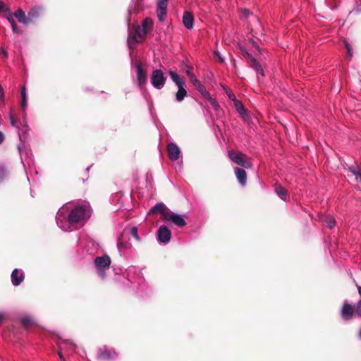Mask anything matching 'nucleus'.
Here are the masks:
<instances>
[{"mask_svg":"<svg viewBox=\"0 0 361 361\" xmlns=\"http://www.w3.org/2000/svg\"><path fill=\"white\" fill-rule=\"evenodd\" d=\"M344 44L347 50H349V49H353L350 44L347 41H344Z\"/></svg>","mask_w":361,"mask_h":361,"instance_id":"nucleus-48","label":"nucleus"},{"mask_svg":"<svg viewBox=\"0 0 361 361\" xmlns=\"http://www.w3.org/2000/svg\"><path fill=\"white\" fill-rule=\"evenodd\" d=\"M8 176L7 171L4 166H0V183L3 182Z\"/></svg>","mask_w":361,"mask_h":361,"instance_id":"nucleus-33","label":"nucleus"},{"mask_svg":"<svg viewBox=\"0 0 361 361\" xmlns=\"http://www.w3.org/2000/svg\"><path fill=\"white\" fill-rule=\"evenodd\" d=\"M25 154H26V155L27 157V164H30V163L32 162V153L30 152H29L26 151Z\"/></svg>","mask_w":361,"mask_h":361,"instance_id":"nucleus-42","label":"nucleus"},{"mask_svg":"<svg viewBox=\"0 0 361 361\" xmlns=\"http://www.w3.org/2000/svg\"><path fill=\"white\" fill-rule=\"evenodd\" d=\"M63 350V348L61 347V344L59 345V350L58 352V355L59 356V358L61 359V361H65V358L61 353Z\"/></svg>","mask_w":361,"mask_h":361,"instance_id":"nucleus-43","label":"nucleus"},{"mask_svg":"<svg viewBox=\"0 0 361 361\" xmlns=\"http://www.w3.org/2000/svg\"><path fill=\"white\" fill-rule=\"evenodd\" d=\"M324 221L326 223V224L328 225V226L329 228H333L336 224L335 219L331 216L326 217V219H324Z\"/></svg>","mask_w":361,"mask_h":361,"instance_id":"nucleus-34","label":"nucleus"},{"mask_svg":"<svg viewBox=\"0 0 361 361\" xmlns=\"http://www.w3.org/2000/svg\"><path fill=\"white\" fill-rule=\"evenodd\" d=\"M347 51H348V57L350 59L353 57V49H349V50H347Z\"/></svg>","mask_w":361,"mask_h":361,"instance_id":"nucleus-47","label":"nucleus"},{"mask_svg":"<svg viewBox=\"0 0 361 361\" xmlns=\"http://www.w3.org/2000/svg\"><path fill=\"white\" fill-rule=\"evenodd\" d=\"M20 94H21V98H22L20 106H21V109L23 111V126L25 128L26 130H28V126H27L26 118H25V116H26L25 109L27 106V93H26L25 86H23L21 88Z\"/></svg>","mask_w":361,"mask_h":361,"instance_id":"nucleus-12","label":"nucleus"},{"mask_svg":"<svg viewBox=\"0 0 361 361\" xmlns=\"http://www.w3.org/2000/svg\"><path fill=\"white\" fill-rule=\"evenodd\" d=\"M196 90L207 99L211 94L207 90L204 85L201 84L198 87H196Z\"/></svg>","mask_w":361,"mask_h":361,"instance_id":"nucleus-29","label":"nucleus"},{"mask_svg":"<svg viewBox=\"0 0 361 361\" xmlns=\"http://www.w3.org/2000/svg\"><path fill=\"white\" fill-rule=\"evenodd\" d=\"M0 99H4V91L2 86L0 85Z\"/></svg>","mask_w":361,"mask_h":361,"instance_id":"nucleus-46","label":"nucleus"},{"mask_svg":"<svg viewBox=\"0 0 361 361\" xmlns=\"http://www.w3.org/2000/svg\"><path fill=\"white\" fill-rule=\"evenodd\" d=\"M226 94H227L228 97L231 100H232V101H233V102H235V101H236V100H237V99H236V97H235V94L232 92V91H231L230 90H226Z\"/></svg>","mask_w":361,"mask_h":361,"instance_id":"nucleus-37","label":"nucleus"},{"mask_svg":"<svg viewBox=\"0 0 361 361\" xmlns=\"http://www.w3.org/2000/svg\"><path fill=\"white\" fill-rule=\"evenodd\" d=\"M228 155L229 159L236 164L246 169L251 167V164L245 159V155L243 154H237L234 152L229 151Z\"/></svg>","mask_w":361,"mask_h":361,"instance_id":"nucleus-7","label":"nucleus"},{"mask_svg":"<svg viewBox=\"0 0 361 361\" xmlns=\"http://www.w3.org/2000/svg\"><path fill=\"white\" fill-rule=\"evenodd\" d=\"M18 151H19L21 157H23V149H22L21 146L18 145ZM21 159H23V157H21ZM22 162L24 164L23 160H22Z\"/></svg>","mask_w":361,"mask_h":361,"instance_id":"nucleus-50","label":"nucleus"},{"mask_svg":"<svg viewBox=\"0 0 361 361\" xmlns=\"http://www.w3.org/2000/svg\"><path fill=\"white\" fill-rule=\"evenodd\" d=\"M90 216L91 209L86 204L77 205L68 212L66 204L59 209L56 222L62 231L71 232L82 226Z\"/></svg>","mask_w":361,"mask_h":361,"instance_id":"nucleus-1","label":"nucleus"},{"mask_svg":"<svg viewBox=\"0 0 361 361\" xmlns=\"http://www.w3.org/2000/svg\"><path fill=\"white\" fill-rule=\"evenodd\" d=\"M354 312V307L345 301L341 311V315L345 320H349L352 318Z\"/></svg>","mask_w":361,"mask_h":361,"instance_id":"nucleus-14","label":"nucleus"},{"mask_svg":"<svg viewBox=\"0 0 361 361\" xmlns=\"http://www.w3.org/2000/svg\"><path fill=\"white\" fill-rule=\"evenodd\" d=\"M152 26L153 21L150 18H145L141 25L136 26L134 31L129 34L128 37L127 41L129 49L133 48V44L141 42Z\"/></svg>","mask_w":361,"mask_h":361,"instance_id":"nucleus-2","label":"nucleus"},{"mask_svg":"<svg viewBox=\"0 0 361 361\" xmlns=\"http://www.w3.org/2000/svg\"><path fill=\"white\" fill-rule=\"evenodd\" d=\"M13 15L18 18V21L23 25H27L30 23V20L28 18V15L26 16L25 12L22 9L17 10Z\"/></svg>","mask_w":361,"mask_h":361,"instance_id":"nucleus-20","label":"nucleus"},{"mask_svg":"<svg viewBox=\"0 0 361 361\" xmlns=\"http://www.w3.org/2000/svg\"><path fill=\"white\" fill-rule=\"evenodd\" d=\"M159 212L161 215V219L164 220L165 216L169 214L170 210L165 206L163 202L156 204L149 212V214H152Z\"/></svg>","mask_w":361,"mask_h":361,"instance_id":"nucleus-15","label":"nucleus"},{"mask_svg":"<svg viewBox=\"0 0 361 361\" xmlns=\"http://www.w3.org/2000/svg\"><path fill=\"white\" fill-rule=\"evenodd\" d=\"M1 54L4 58H6V59L8 58V53L7 50L4 47L1 48Z\"/></svg>","mask_w":361,"mask_h":361,"instance_id":"nucleus-45","label":"nucleus"},{"mask_svg":"<svg viewBox=\"0 0 361 361\" xmlns=\"http://www.w3.org/2000/svg\"><path fill=\"white\" fill-rule=\"evenodd\" d=\"M129 245L128 243H125L123 241H118L117 243V248L118 250V252H120V255H122L125 253V251L127 248H128Z\"/></svg>","mask_w":361,"mask_h":361,"instance_id":"nucleus-28","label":"nucleus"},{"mask_svg":"<svg viewBox=\"0 0 361 361\" xmlns=\"http://www.w3.org/2000/svg\"><path fill=\"white\" fill-rule=\"evenodd\" d=\"M348 171L355 176L357 182H361V166L355 164L348 167Z\"/></svg>","mask_w":361,"mask_h":361,"instance_id":"nucleus-21","label":"nucleus"},{"mask_svg":"<svg viewBox=\"0 0 361 361\" xmlns=\"http://www.w3.org/2000/svg\"><path fill=\"white\" fill-rule=\"evenodd\" d=\"M10 121H11V124L12 126L17 127L16 120L15 119V118L12 114H10Z\"/></svg>","mask_w":361,"mask_h":361,"instance_id":"nucleus-41","label":"nucleus"},{"mask_svg":"<svg viewBox=\"0 0 361 361\" xmlns=\"http://www.w3.org/2000/svg\"><path fill=\"white\" fill-rule=\"evenodd\" d=\"M169 74L171 80L177 86L178 89L185 88V80L183 78H180L176 72L173 71H169Z\"/></svg>","mask_w":361,"mask_h":361,"instance_id":"nucleus-17","label":"nucleus"},{"mask_svg":"<svg viewBox=\"0 0 361 361\" xmlns=\"http://www.w3.org/2000/svg\"><path fill=\"white\" fill-rule=\"evenodd\" d=\"M4 139L5 137L4 133L1 131H0V144H1L4 142Z\"/></svg>","mask_w":361,"mask_h":361,"instance_id":"nucleus-49","label":"nucleus"},{"mask_svg":"<svg viewBox=\"0 0 361 361\" xmlns=\"http://www.w3.org/2000/svg\"><path fill=\"white\" fill-rule=\"evenodd\" d=\"M11 25L12 30L13 32H16V33H21L22 32V31L16 25V23L11 24Z\"/></svg>","mask_w":361,"mask_h":361,"instance_id":"nucleus-40","label":"nucleus"},{"mask_svg":"<svg viewBox=\"0 0 361 361\" xmlns=\"http://www.w3.org/2000/svg\"><path fill=\"white\" fill-rule=\"evenodd\" d=\"M42 11V7L40 6H35L30 9L28 12V18L32 22L35 18H38L41 14Z\"/></svg>","mask_w":361,"mask_h":361,"instance_id":"nucleus-22","label":"nucleus"},{"mask_svg":"<svg viewBox=\"0 0 361 361\" xmlns=\"http://www.w3.org/2000/svg\"><path fill=\"white\" fill-rule=\"evenodd\" d=\"M99 357L103 360H112L115 358L117 355L116 353L113 350L104 349L99 351Z\"/></svg>","mask_w":361,"mask_h":361,"instance_id":"nucleus-19","label":"nucleus"},{"mask_svg":"<svg viewBox=\"0 0 361 361\" xmlns=\"http://www.w3.org/2000/svg\"><path fill=\"white\" fill-rule=\"evenodd\" d=\"M150 80L152 86L155 89L161 90L166 84V78L161 69H156L153 71Z\"/></svg>","mask_w":361,"mask_h":361,"instance_id":"nucleus-4","label":"nucleus"},{"mask_svg":"<svg viewBox=\"0 0 361 361\" xmlns=\"http://www.w3.org/2000/svg\"><path fill=\"white\" fill-rule=\"evenodd\" d=\"M21 323L27 327L32 323V319L29 316H25L21 318Z\"/></svg>","mask_w":361,"mask_h":361,"instance_id":"nucleus-32","label":"nucleus"},{"mask_svg":"<svg viewBox=\"0 0 361 361\" xmlns=\"http://www.w3.org/2000/svg\"><path fill=\"white\" fill-rule=\"evenodd\" d=\"M190 82H192V84L194 85V87H195V88L202 84V83L199 81V80L197 78V77L195 76V75H192V76L190 78Z\"/></svg>","mask_w":361,"mask_h":361,"instance_id":"nucleus-35","label":"nucleus"},{"mask_svg":"<svg viewBox=\"0 0 361 361\" xmlns=\"http://www.w3.org/2000/svg\"><path fill=\"white\" fill-rule=\"evenodd\" d=\"M276 193L279 195V197L283 200H286L287 197V191L283 188L281 185L276 184L274 188Z\"/></svg>","mask_w":361,"mask_h":361,"instance_id":"nucleus-24","label":"nucleus"},{"mask_svg":"<svg viewBox=\"0 0 361 361\" xmlns=\"http://www.w3.org/2000/svg\"><path fill=\"white\" fill-rule=\"evenodd\" d=\"M235 174L240 185L243 186L245 185L247 182V173L243 169L236 167L235 169Z\"/></svg>","mask_w":361,"mask_h":361,"instance_id":"nucleus-18","label":"nucleus"},{"mask_svg":"<svg viewBox=\"0 0 361 361\" xmlns=\"http://www.w3.org/2000/svg\"><path fill=\"white\" fill-rule=\"evenodd\" d=\"M215 1H217V2H220V0H215Z\"/></svg>","mask_w":361,"mask_h":361,"instance_id":"nucleus-55","label":"nucleus"},{"mask_svg":"<svg viewBox=\"0 0 361 361\" xmlns=\"http://www.w3.org/2000/svg\"><path fill=\"white\" fill-rule=\"evenodd\" d=\"M183 23L184 26L191 30L194 26V17L193 15L189 11H185L183 15Z\"/></svg>","mask_w":361,"mask_h":361,"instance_id":"nucleus-16","label":"nucleus"},{"mask_svg":"<svg viewBox=\"0 0 361 361\" xmlns=\"http://www.w3.org/2000/svg\"><path fill=\"white\" fill-rule=\"evenodd\" d=\"M247 13H248V11H245V16H247Z\"/></svg>","mask_w":361,"mask_h":361,"instance_id":"nucleus-53","label":"nucleus"},{"mask_svg":"<svg viewBox=\"0 0 361 361\" xmlns=\"http://www.w3.org/2000/svg\"><path fill=\"white\" fill-rule=\"evenodd\" d=\"M130 233L137 240H140V237L138 235L137 228L135 226H133L130 228Z\"/></svg>","mask_w":361,"mask_h":361,"instance_id":"nucleus-36","label":"nucleus"},{"mask_svg":"<svg viewBox=\"0 0 361 361\" xmlns=\"http://www.w3.org/2000/svg\"><path fill=\"white\" fill-rule=\"evenodd\" d=\"M247 55L254 63L253 68L256 71V73L259 74L261 76H264V74L262 66L257 61V60L251 54H247Z\"/></svg>","mask_w":361,"mask_h":361,"instance_id":"nucleus-23","label":"nucleus"},{"mask_svg":"<svg viewBox=\"0 0 361 361\" xmlns=\"http://www.w3.org/2000/svg\"><path fill=\"white\" fill-rule=\"evenodd\" d=\"M11 277L13 285L18 286L24 279V272L21 269H15L12 271Z\"/></svg>","mask_w":361,"mask_h":361,"instance_id":"nucleus-13","label":"nucleus"},{"mask_svg":"<svg viewBox=\"0 0 361 361\" xmlns=\"http://www.w3.org/2000/svg\"><path fill=\"white\" fill-rule=\"evenodd\" d=\"M135 67L137 69V84L140 88H142V87L147 82V74L143 71L140 62H136Z\"/></svg>","mask_w":361,"mask_h":361,"instance_id":"nucleus-10","label":"nucleus"},{"mask_svg":"<svg viewBox=\"0 0 361 361\" xmlns=\"http://www.w3.org/2000/svg\"><path fill=\"white\" fill-rule=\"evenodd\" d=\"M235 108L238 113L242 116L246 114V110L243 104V103L238 100L234 102Z\"/></svg>","mask_w":361,"mask_h":361,"instance_id":"nucleus-27","label":"nucleus"},{"mask_svg":"<svg viewBox=\"0 0 361 361\" xmlns=\"http://www.w3.org/2000/svg\"><path fill=\"white\" fill-rule=\"evenodd\" d=\"M167 153L171 161H176L180 157L181 152L179 147L174 142H170L166 147Z\"/></svg>","mask_w":361,"mask_h":361,"instance_id":"nucleus-9","label":"nucleus"},{"mask_svg":"<svg viewBox=\"0 0 361 361\" xmlns=\"http://www.w3.org/2000/svg\"><path fill=\"white\" fill-rule=\"evenodd\" d=\"M356 312L358 316L361 317V300H359L356 305Z\"/></svg>","mask_w":361,"mask_h":361,"instance_id":"nucleus-39","label":"nucleus"},{"mask_svg":"<svg viewBox=\"0 0 361 361\" xmlns=\"http://www.w3.org/2000/svg\"><path fill=\"white\" fill-rule=\"evenodd\" d=\"M171 238V232L165 225H161L157 233V240L159 244H168Z\"/></svg>","mask_w":361,"mask_h":361,"instance_id":"nucleus-6","label":"nucleus"},{"mask_svg":"<svg viewBox=\"0 0 361 361\" xmlns=\"http://www.w3.org/2000/svg\"><path fill=\"white\" fill-rule=\"evenodd\" d=\"M207 100L209 102L213 109H215L216 111H217L220 108L219 105L218 104V102L216 101L215 99L212 98V96H209L207 99Z\"/></svg>","mask_w":361,"mask_h":361,"instance_id":"nucleus-31","label":"nucleus"},{"mask_svg":"<svg viewBox=\"0 0 361 361\" xmlns=\"http://www.w3.org/2000/svg\"><path fill=\"white\" fill-rule=\"evenodd\" d=\"M164 221L167 222H172L178 227H183L186 225V221L183 215L178 214L171 211L165 216Z\"/></svg>","mask_w":361,"mask_h":361,"instance_id":"nucleus-8","label":"nucleus"},{"mask_svg":"<svg viewBox=\"0 0 361 361\" xmlns=\"http://www.w3.org/2000/svg\"><path fill=\"white\" fill-rule=\"evenodd\" d=\"M4 319V314L0 312V324L2 322Z\"/></svg>","mask_w":361,"mask_h":361,"instance_id":"nucleus-51","label":"nucleus"},{"mask_svg":"<svg viewBox=\"0 0 361 361\" xmlns=\"http://www.w3.org/2000/svg\"><path fill=\"white\" fill-rule=\"evenodd\" d=\"M183 69L184 70V71L185 72V73L188 75V76L189 77V78L192 76V75H194L195 73L192 72V66L189 65L188 63H184L183 64Z\"/></svg>","mask_w":361,"mask_h":361,"instance_id":"nucleus-30","label":"nucleus"},{"mask_svg":"<svg viewBox=\"0 0 361 361\" xmlns=\"http://www.w3.org/2000/svg\"><path fill=\"white\" fill-rule=\"evenodd\" d=\"M168 1L158 0L157 15L159 20L163 22L167 13Z\"/></svg>","mask_w":361,"mask_h":361,"instance_id":"nucleus-11","label":"nucleus"},{"mask_svg":"<svg viewBox=\"0 0 361 361\" xmlns=\"http://www.w3.org/2000/svg\"><path fill=\"white\" fill-rule=\"evenodd\" d=\"M63 343L70 345V347L72 348L73 349L75 348V345L73 343V342L71 341H69V340L63 341Z\"/></svg>","mask_w":361,"mask_h":361,"instance_id":"nucleus-44","label":"nucleus"},{"mask_svg":"<svg viewBox=\"0 0 361 361\" xmlns=\"http://www.w3.org/2000/svg\"><path fill=\"white\" fill-rule=\"evenodd\" d=\"M111 263V258L106 254L94 258V269L97 274L101 279L104 280L106 278V271L109 270Z\"/></svg>","mask_w":361,"mask_h":361,"instance_id":"nucleus-3","label":"nucleus"},{"mask_svg":"<svg viewBox=\"0 0 361 361\" xmlns=\"http://www.w3.org/2000/svg\"><path fill=\"white\" fill-rule=\"evenodd\" d=\"M87 253L89 255H94L97 252L98 245L93 241H88L86 244Z\"/></svg>","mask_w":361,"mask_h":361,"instance_id":"nucleus-25","label":"nucleus"},{"mask_svg":"<svg viewBox=\"0 0 361 361\" xmlns=\"http://www.w3.org/2000/svg\"><path fill=\"white\" fill-rule=\"evenodd\" d=\"M18 135H19L20 139L21 140V138L23 137V134H21V133L20 131L18 132Z\"/></svg>","mask_w":361,"mask_h":361,"instance_id":"nucleus-52","label":"nucleus"},{"mask_svg":"<svg viewBox=\"0 0 361 361\" xmlns=\"http://www.w3.org/2000/svg\"><path fill=\"white\" fill-rule=\"evenodd\" d=\"M8 13V16H7V20L10 23V24H13L15 22L14 19H13V14L11 13V11H9V12H7Z\"/></svg>","mask_w":361,"mask_h":361,"instance_id":"nucleus-38","label":"nucleus"},{"mask_svg":"<svg viewBox=\"0 0 361 361\" xmlns=\"http://www.w3.org/2000/svg\"><path fill=\"white\" fill-rule=\"evenodd\" d=\"M187 95V91L185 88H179L176 94V99L177 102H182Z\"/></svg>","mask_w":361,"mask_h":361,"instance_id":"nucleus-26","label":"nucleus"},{"mask_svg":"<svg viewBox=\"0 0 361 361\" xmlns=\"http://www.w3.org/2000/svg\"><path fill=\"white\" fill-rule=\"evenodd\" d=\"M126 277L128 278V281L131 283H140L143 280L142 273L140 272L139 269L136 267H129L126 269Z\"/></svg>","mask_w":361,"mask_h":361,"instance_id":"nucleus-5","label":"nucleus"},{"mask_svg":"<svg viewBox=\"0 0 361 361\" xmlns=\"http://www.w3.org/2000/svg\"><path fill=\"white\" fill-rule=\"evenodd\" d=\"M219 59H220V60H221V61H224V59H223L221 57H220V56H219Z\"/></svg>","mask_w":361,"mask_h":361,"instance_id":"nucleus-54","label":"nucleus"}]
</instances>
